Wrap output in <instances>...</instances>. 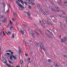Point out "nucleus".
Segmentation results:
<instances>
[{
  "label": "nucleus",
  "instance_id": "obj_1",
  "mask_svg": "<svg viewBox=\"0 0 67 67\" xmlns=\"http://www.w3.org/2000/svg\"><path fill=\"white\" fill-rule=\"evenodd\" d=\"M16 3L17 4V5H18V6H20V8H19V9L20 10H23V9H24V7L23 6H22L21 4L18 1H16Z\"/></svg>",
  "mask_w": 67,
  "mask_h": 67
},
{
  "label": "nucleus",
  "instance_id": "obj_2",
  "mask_svg": "<svg viewBox=\"0 0 67 67\" xmlns=\"http://www.w3.org/2000/svg\"><path fill=\"white\" fill-rule=\"evenodd\" d=\"M13 58H14V59L16 60V57L15 56L13 55H10V60H12V59H13Z\"/></svg>",
  "mask_w": 67,
  "mask_h": 67
},
{
  "label": "nucleus",
  "instance_id": "obj_3",
  "mask_svg": "<svg viewBox=\"0 0 67 67\" xmlns=\"http://www.w3.org/2000/svg\"><path fill=\"white\" fill-rule=\"evenodd\" d=\"M40 44L39 43H38V44L39 45H40V48H41V49H42L44 47V44L42 42H40Z\"/></svg>",
  "mask_w": 67,
  "mask_h": 67
},
{
  "label": "nucleus",
  "instance_id": "obj_4",
  "mask_svg": "<svg viewBox=\"0 0 67 67\" xmlns=\"http://www.w3.org/2000/svg\"><path fill=\"white\" fill-rule=\"evenodd\" d=\"M26 13H27V15L29 16V17L27 16L28 17L27 18L29 19H29H31V18L30 17V16H31V14H30V13L28 12H26Z\"/></svg>",
  "mask_w": 67,
  "mask_h": 67
},
{
  "label": "nucleus",
  "instance_id": "obj_5",
  "mask_svg": "<svg viewBox=\"0 0 67 67\" xmlns=\"http://www.w3.org/2000/svg\"><path fill=\"white\" fill-rule=\"evenodd\" d=\"M19 47V53H21V52H22V51L21 50V48H20V47L19 46L18 47Z\"/></svg>",
  "mask_w": 67,
  "mask_h": 67
},
{
  "label": "nucleus",
  "instance_id": "obj_6",
  "mask_svg": "<svg viewBox=\"0 0 67 67\" xmlns=\"http://www.w3.org/2000/svg\"><path fill=\"white\" fill-rule=\"evenodd\" d=\"M61 2H62V1H60L59 3L58 2H57V3L58 4H59L60 5H61V6H62V3H60Z\"/></svg>",
  "mask_w": 67,
  "mask_h": 67
},
{
  "label": "nucleus",
  "instance_id": "obj_7",
  "mask_svg": "<svg viewBox=\"0 0 67 67\" xmlns=\"http://www.w3.org/2000/svg\"><path fill=\"white\" fill-rule=\"evenodd\" d=\"M34 43L36 45V46H38L37 45H38V44L37 43V42H36L35 41H34Z\"/></svg>",
  "mask_w": 67,
  "mask_h": 67
},
{
  "label": "nucleus",
  "instance_id": "obj_8",
  "mask_svg": "<svg viewBox=\"0 0 67 67\" xmlns=\"http://www.w3.org/2000/svg\"><path fill=\"white\" fill-rule=\"evenodd\" d=\"M5 60V61L6 60V59H5V60H3V59H2V62H3V63H7V61H6L5 62H3V61H4V60Z\"/></svg>",
  "mask_w": 67,
  "mask_h": 67
},
{
  "label": "nucleus",
  "instance_id": "obj_9",
  "mask_svg": "<svg viewBox=\"0 0 67 67\" xmlns=\"http://www.w3.org/2000/svg\"><path fill=\"white\" fill-rule=\"evenodd\" d=\"M6 21L7 20H2V22L3 23H5V22H6Z\"/></svg>",
  "mask_w": 67,
  "mask_h": 67
},
{
  "label": "nucleus",
  "instance_id": "obj_10",
  "mask_svg": "<svg viewBox=\"0 0 67 67\" xmlns=\"http://www.w3.org/2000/svg\"><path fill=\"white\" fill-rule=\"evenodd\" d=\"M12 38H14V35H15V34L14 33H13L12 35Z\"/></svg>",
  "mask_w": 67,
  "mask_h": 67
},
{
  "label": "nucleus",
  "instance_id": "obj_11",
  "mask_svg": "<svg viewBox=\"0 0 67 67\" xmlns=\"http://www.w3.org/2000/svg\"><path fill=\"white\" fill-rule=\"evenodd\" d=\"M20 32L21 33V34L23 35L24 34V31H23L22 30Z\"/></svg>",
  "mask_w": 67,
  "mask_h": 67
},
{
  "label": "nucleus",
  "instance_id": "obj_12",
  "mask_svg": "<svg viewBox=\"0 0 67 67\" xmlns=\"http://www.w3.org/2000/svg\"><path fill=\"white\" fill-rule=\"evenodd\" d=\"M23 26H24L25 27H26V28L27 27V25H24L23 24Z\"/></svg>",
  "mask_w": 67,
  "mask_h": 67
},
{
  "label": "nucleus",
  "instance_id": "obj_13",
  "mask_svg": "<svg viewBox=\"0 0 67 67\" xmlns=\"http://www.w3.org/2000/svg\"><path fill=\"white\" fill-rule=\"evenodd\" d=\"M28 8L29 9H31V5H29L28 6Z\"/></svg>",
  "mask_w": 67,
  "mask_h": 67
},
{
  "label": "nucleus",
  "instance_id": "obj_14",
  "mask_svg": "<svg viewBox=\"0 0 67 67\" xmlns=\"http://www.w3.org/2000/svg\"><path fill=\"white\" fill-rule=\"evenodd\" d=\"M14 15L15 18H16L17 16H16V15L15 14V13H14Z\"/></svg>",
  "mask_w": 67,
  "mask_h": 67
},
{
  "label": "nucleus",
  "instance_id": "obj_15",
  "mask_svg": "<svg viewBox=\"0 0 67 67\" xmlns=\"http://www.w3.org/2000/svg\"><path fill=\"white\" fill-rule=\"evenodd\" d=\"M64 39H63V41L64 42H65V41H66V37H64Z\"/></svg>",
  "mask_w": 67,
  "mask_h": 67
},
{
  "label": "nucleus",
  "instance_id": "obj_16",
  "mask_svg": "<svg viewBox=\"0 0 67 67\" xmlns=\"http://www.w3.org/2000/svg\"><path fill=\"white\" fill-rule=\"evenodd\" d=\"M62 12L63 13V14H65V15H66V13H65V12H64L63 11H62Z\"/></svg>",
  "mask_w": 67,
  "mask_h": 67
},
{
  "label": "nucleus",
  "instance_id": "obj_17",
  "mask_svg": "<svg viewBox=\"0 0 67 67\" xmlns=\"http://www.w3.org/2000/svg\"><path fill=\"white\" fill-rule=\"evenodd\" d=\"M57 10V11L58 12H59V8L58 7L57 8H56Z\"/></svg>",
  "mask_w": 67,
  "mask_h": 67
},
{
  "label": "nucleus",
  "instance_id": "obj_18",
  "mask_svg": "<svg viewBox=\"0 0 67 67\" xmlns=\"http://www.w3.org/2000/svg\"><path fill=\"white\" fill-rule=\"evenodd\" d=\"M3 16H2V15H0V19H2V18H3Z\"/></svg>",
  "mask_w": 67,
  "mask_h": 67
},
{
  "label": "nucleus",
  "instance_id": "obj_19",
  "mask_svg": "<svg viewBox=\"0 0 67 67\" xmlns=\"http://www.w3.org/2000/svg\"><path fill=\"white\" fill-rule=\"evenodd\" d=\"M1 46H0V54H1Z\"/></svg>",
  "mask_w": 67,
  "mask_h": 67
},
{
  "label": "nucleus",
  "instance_id": "obj_20",
  "mask_svg": "<svg viewBox=\"0 0 67 67\" xmlns=\"http://www.w3.org/2000/svg\"><path fill=\"white\" fill-rule=\"evenodd\" d=\"M9 24L8 23V24H7V26H6V27H7V28H8V27H9Z\"/></svg>",
  "mask_w": 67,
  "mask_h": 67
},
{
  "label": "nucleus",
  "instance_id": "obj_21",
  "mask_svg": "<svg viewBox=\"0 0 67 67\" xmlns=\"http://www.w3.org/2000/svg\"><path fill=\"white\" fill-rule=\"evenodd\" d=\"M61 42H62V43H63V42H64V40H63V39L62 38L61 39Z\"/></svg>",
  "mask_w": 67,
  "mask_h": 67
},
{
  "label": "nucleus",
  "instance_id": "obj_22",
  "mask_svg": "<svg viewBox=\"0 0 67 67\" xmlns=\"http://www.w3.org/2000/svg\"><path fill=\"white\" fill-rule=\"evenodd\" d=\"M3 33V32L2 31L1 32V33L0 36H1L2 35V34Z\"/></svg>",
  "mask_w": 67,
  "mask_h": 67
},
{
  "label": "nucleus",
  "instance_id": "obj_23",
  "mask_svg": "<svg viewBox=\"0 0 67 67\" xmlns=\"http://www.w3.org/2000/svg\"><path fill=\"white\" fill-rule=\"evenodd\" d=\"M10 23L11 25H12V21H11L10 20Z\"/></svg>",
  "mask_w": 67,
  "mask_h": 67
},
{
  "label": "nucleus",
  "instance_id": "obj_24",
  "mask_svg": "<svg viewBox=\"0 0 67 67\" xmlns=\"http://www.w3.org/2000/svg\"><path fill=\"white\" fill-rule=\"evenodd\" d=\"M11 54V55H10V56H12V54H13V52H10Z\"/></svg>",
  "mask_w": 67,
  "mask_h": 67
},
{
  "label": "nucleus",
  "instance_id": "obj_25",
  "mask_svg": "<svg viewBox=\"0 0 67 67\" xmlns=\"http://www.w3.org/2000/svg\"><path fill=\"white\" fill-rule=\"evenodd\" d=\"M42 49H43L44 51H46V50H45V49L44 48V47H43V48Z\"/></svg>",
  "mask_w": 67,
  "mask_h": 67
},
{
  "label": "nucleus",
  "instance_id": "obj_26",
  "mask_svg": "<svg viewBox=\"0 0 67 67\" xmlns=\"http://www.w3.org/2000/svg\"><path fill=\"white\" fill-rule=\"evenodd\" d=\"M20 62L21 64H23V61L22 60H20Z\"/></svg>",
  "mask_w": 67,
  "mask_h": 67
},
{
  "label": "nucleus",
  "instance_id": "obj_27",
  "mask_svg": "<svg viewBox=\"0 0 67 67\" xmlns=\"http://www.w3.org/2000/svg\"><path fill=\"white\" fill-rule=\"evenodd\" d=\"M63 56L64 57H65L66 58H67V56H66L65 55H63Z\"/></svg>",
  "mask_w": 67,
  "mask_h": 67
},
{
  "label": "nucleus",
  "instance_id": "obj_28",
  "mask_svg": "<svg viewBox=\"0 0 67 67\" xmlns=\"http://www.w3.org/2000/svg\"><path fill=\"white\" fill-rule=\"evenodd\" d=\"M35 32L36 34H37V35H38V34H38V33L37 31H35Z\"/></svg>",
  "mask_w": 67,
  "mask_h": 67
},
{
  "label": "nucleus",
  "instance_id": "obj_29",
  "mask_svg": "<svg viewBox=\"0 0 67 67\" xmlns=\"http://www.w3.org/2000/svg\"><path fill=\"white\" fill-rule=\"evenodd\" d=\"M51 3L53 5H55V4H54V3H53V2H51Z\"/></svg>",
  "mask_w": 67,
  "mask_h": 67
},
{
  "label": "nucleus",
  "instance_id": "obj_30",
  "mask_svg": "<svg viewBox=\"0 0 67 67\" xmlns=\"http://www.w3.org/2000/svg\"><path fill=\"white\" fill-rule=\"evenodd\" d=\"M6 54H7L8 56H9L10 55V53H6Z\"/></svg>",
  "mask_w": 67,
  "mask_h": 67
},
{
  "label": "nucleus",
  "instance_id": "obj_31",
  "mask_svg": "<svg viewBox=\"0 0 67 67\" xmlns=\"http://www.w3.org/2000/svg\"><path fill=\"white\" fill-rule=\"evenodd\" d=\"M37 7H38L39 8H40V5L39 4H37Z\"/></svg>",
  "mask_w": 67,
  "mask_h": 67
},
{
  "label": "nucleus",
  "instance_id": "obj_32",
  "mask_svg": "<svg viewBox=\"0 0 67 67\" xmlns=\"http://www.w3.org/2000/svg\"><path fill=\"white\" fill-rule=\"evenodd\" d=\"M54 15H52L50 16V17L52 19V17H54Z\"/></svg>",
  "mask_w": 67,
  "mask_h": 67
},
{
  "label": "nucleus",
  "instance_id": "obj_33",
  "mask_svg": "<svg viewBox=\"0 0 67 67\" xmlns=\"http://www.w3.org/2000/svg\"><path fill=\"white\" fill-rule=\"evenodd\" d=\"M7 54H4V56L5 57H6V56H7Z\"/></svg>",
  "mask_w": 67,
  "mask_h": 67
},
{
  "label": "nucleus",
  "instance_id": "obj_34",
  "mask_svg": "<svg viewBox=\"0 0 67 67\" xmlns=\"http://www.w3.org/2000/svg\"><path fill=\"white\" fill-rule=\"evenodd\" d=\"M59 16H60L62 17L63 18V15H61L60 14H59Z\"/></svg>",
  "mask_w": 67,
  "mask_h": 67
},
{
  "label": "nucleus",
  "instance_id": "obj_35",
  "mask_svg": "<svg viewBox=\"0 0 67 67\" xmlns=\"http://www.w3.org/2000/svg\"><path fill=\"white\" fill-rule=\"evenodd\" d=\"M46 35H47V36L48 37H49V35H48V34H46Z\"/></svg>",
  "mask_w": 67,
  "mask_h": 67
},
{
  "label": "nucleus",
  "instance_id": "obj_36",
  "mask_svg": "<svg viewBox=\"0 0 67 67\" xmlns=\"http://www.w3.org/2000/svg\"><path fill=\"white\" fill-rule=\"evenodd\" d=\"M3 35H5V33H4V31H3Z\"/></svg>",
  "mask_w": 67,
  "mask_h": 67
},
{
  "label": "nucleus",
  "instance_id": "obj_37",
  "mask_svg": "<svg viewBox=\"0 0 67 67\" xmlns=\"http://www.w3.org/2000/svg\"><path fill=\"white\" fill-rule=\"evenodd\" d=\"M10 29L11 30H13V27H10Z\"/></svg>",
  "mask_w": 67,
  "mask_h": 67
},
{
  "label": "nucleus",
  "instance_id": "obj_38",
  "mask_svg": "<svg viewBox=\"0 0 67 67\" xmlns=\"http://www.w3.org/2000/svg\"><path fill=\"white\" fill-rule=\"evenodd\" d=\"M8 12H9V9H8V10L6 11V12L5 13H8Z\"/></svg>",
  "mask_w": 67,
  "mask_h": 67
},
{
  "label": "nucleus",
  "instance_id": "obj_39",
  "mask_svg": "<svg viewBox=\"0 0 67 67\" xmlns=\"http://www.w3.org/2000/svg\"><path fill=\"white\" fill-rule=\"evenodd\" d=\"M60 28H61V29H63V26L62 25H60Z\"/></svg>",
  "mask_w": 67,
  "mask_h": 67
},
{
  "label": "nucleus",
  "instance_id": "obj_40",
  "mask_svg": "<svg viewBox=\"0 0 67 67\" xmlns=\"http://www.w3.org/2000/svg\"><path fill=\"white\" fill-rule=\"evenodd\" d=\"M29 41L30 42V43H32V40H29Z\"/></svg>",
  "mask_w": 67,
  "mask_h": 67
},
{
  "label": "nucleus",
  "instance_id": "obj_41",
  "mask_svg": "<svg viewBox=\"0 0 67 67\" xmlns=\"http://www.w3.org/2000/svg\"><path fill=\"white\" fill-rule=\"evenodd\" d=\"M8 62H9V63H10V64H13V63L11 62H10V61H8Z\"/></svg>",
  "mask_w": 67,
  "mask_h": 67
},
{
  "label": "nucleus",
  "instance_id": "obj_42",
  "mask_svg": "<svg viewBox=\"0 0 67 67\" xmlns=\"http://www.w3.org/2000/svg\"><path fill=\"white\" fill-rule=\"evenodd\" d=\"M50 37V38H52V39H53V38H52V37H51L50 35L49 36V37Z\"/></svg>",
  "mask_w": 67,
  "mask_h": 67
},
{
  "label": "nucleus",
  "instance_id": "obj_43",
  "mask_svg": "<svg viewBox=\"0 0 67 67\" xmlns=\"http://www.w3.org/2000/svg\"><path fill=\"white\" fill-rule=\"evenodd\" d=\"M47 23L48 25H49V23L48 22V21L47 22Z\"/></svg>",
  "mask_w": 67,
  "mask_h": 67
},
{
  "label": "nucleus",
  "instance_id": "obj_44",
  "mask_svg": "<svg viewBox=\"0 0 67 67\" xmlns=\"http://www.w3.org/2000/svg\"><path fill=\"white\" fill-rule=\"evenodd\" d=\"M6 65H7V66H8V67H9L10 66V65H8L7 63H6Z\"/></svg>",
  "mask_w": 67,
  "mask_h": 67
},
{
  "label": "nucleus",
  "instance_id": "obj_45",
  "mask_svg": "<svg viewBox=\"0 0 67 67\" xmlns=\"http://www.w3.org/2000/svg\"><path fill=\"white\" fill-rule=\"evenodd\" d=\"M31 54H32V55H33V51H31Z\"/></svg>",
  "mask_w": 67,
  "mask_h": 67
},
{
  "label": "nucleus",
  "instance_id": "obj_46",
  "mask_svg": "<svg viewBox=\"0 0 67 67\" xmlns=\"http://www.w3.org/2000/svg\"><path fill=\"white\" fill-rule=\"evenodd\" d=\"M42 38L44 41H45V38H44V37H43Z\"/></svg>",
  "mask_w": 67,
  "mask_h": 67
},
{
  "label": "nucleus",
  "instance_id": "obj_47",
  "mask_svg": "<svg viewBox=\"0 0 67 67\" xmlns=\"http://www.w3.org/2000/svg\"><path fill=\"white\" fill-rule=\"evenodd\" d=\"M38 14H41V13H40V11L38 12Z\"/></svg>",
  "mask_w": 67,
  "mask_h": 67
},
{
  "label": "nucleus",
  "instance_id": "obj_48",
  "mask_svg": "<svg viewBox=\"0 0 67 67\" xmlns=\"http://www.w3.org/2000/svg\"><path fill=\"white\" fill-rule=\"evenodd\" d=\"M39 31L41 33V34H42V33L41 32H42V31L41 30H39Z\"/></svg>",
  "mask_w": 67,
  "mask_h": 67
},
{
  "label": "nucleus",
  "instance_id": "obj_49",
  "mask_svg": "<svg viewBox=\"0 0 67 67\" xmlns=\"http://www.w3.org/2000/svg\"><path fill=\"white\" fill-rule=\"evenodd\" d=\"M29 32H30V33H31L32 32V31L31 30H29Z\"/></svg>",
  "mask_w": 67,
  "mask_h": 67
},
{
  "label": "nucleus",
  "instance_id": "obj_50",
  "mask_svg": "<svg viewBox=\"0 0 67 67\" xmlns=\"http://www.w3.org/2000/svg\"><path fill=\"white\" fill-rule=\"evenodd\" d=\"M31 34L32 35V36L34 35V33H32Z\"/></svg>",
  "mask_w": 67,
  "mask_h": 67
},
{
  "label": "nucleus",
  "instance_id": "obj_51",
  "mask_svg": "<svg viewBox=\"0 0 67 67\" xmlns=\"http://www.w3.org/2000/svg\"><path fill=\"white\" fill-rule=\"evenodd\" d=\"M20 2L21 3H23V1H22V0H20Z\"/></svg>",
  "mask_w": 67,
  "mask_h": 67
},
{
  "label": "nucleus",
  "instance_id": "obj_52",
  "mask_svg": "<svg viewBox=\"0 0 67 67\" xmlns=\"http://www.w3.org/2000/svg\"><path fill=\"white\" fill-rule=\"evenodd\" d=\"M52 61L51 60L49 59L48 60V62H51Z\"/></svg>",
  "mask_w": 67,
  "mask_h": 67
},
{
  "label": "nucleus",
  "instance_id": "obj_53",
  "mask_svg": "<svg viewBox=\"0 0 67 67\" xmlns=\"http://www.w3.org/2000/svg\"><path fill=\"white\" fill-rule=\"evenodd\" d=\"M12 19L13 21H15V20L14 19V18H12Z\"/></svg>",
  "mask_w": 67,
  "mask_h": 67
},
{
  "label": "nucleus",
  "instance_id": "obj_54",
  "mask_svg": "<svg viewBox=\"0 0 67 67\" xmlns=\"http://www.w3.org/2000/svg\"><path fill=\"white\" fill-rule=\"evenodd\" d=\"M5 7V4H4L3 5V7Z\"/></svg>",
  "mask_w": 67,
  "mask_h": 67
},
{
  "label": "nucleus",
  "instance_id": "obj_55",
  "mask_svg": "<svg viewBox=\"0 0 67 67\" xmlns=\"http://www.w3.org/2000/svg\"><path fill=\"white\" fill-rule=\"evenodd\" d=\"M52 11H54V9H53V8L52 9Z\"/></svg>",
  "mask_w": 67,
  "mask_h": 67
},
{
  "label": "nucleus",
  "instance_id": "obj_56",
  "mask_svg": "<svg viewBox=\"0 0 67 67\" xmlns=\"http://www.w3.org/2000/svg\"><path fill=\"white\" fill-rule=\"evenodd\" d=\"M23 42H24V43H25V44H26V42L24 40H23Z\"/></svg>",
  "mask_w": 67,
  "mask_h": 67
},
{
  "label": "nucleus",
  "instance_id": "obj_57",
  "mask_svg": "<svg viewBox=\"0 0 67 67\" xmlns=\"http://www.w3.org/2000/svg\"><path fill=\"white\" fill-rule=\"evenodd\" d=\"M25 55L26 56H27L28 55H27V54H25Z\"/></svg>",
  "mask_w": 67,
  "mask_h": 67
},
{
  "label": "nucleus",
  "instance_id": "obj_58",
  "mask_svg": "<svg viewBox=\"0 0 67 67\" xmlns=\"http://www.w3.org/2000/svg\"><path fill=\"white\" fill-rule=\"evenodd\" d=\"M17 0V1H18V2H20V1H21V0Z\"/></svg>",
  "mask_w": 67,
  "mask_h": 67
},
{
  "label": "nucleus",
  "instance_id": "obj_59",
  "mask_svg": "<svg viewBox=\"0 0 67 67\" xmlns=\"http://www.w3.org/2000/svg\"><path fill=\"white\" fill-rule=\"evenodd\" d=\"M55 8H56L57 9V8H58V7L57 6H56V5H55Z\"/></svg>",
  "mask_w": 67,
  "mask_h": 67
},
{
  "label": "nucleus",
  "instance_id": "obj_60",
  "mask_svg": "<svg viewBox=\"0 0 67 67\" xmlns=\"http://www.w3.org/2000/svg\"><path fill=\"white\" fill-rule=\"evenodd\" d=\"M34 25H35V27H36V25L35 24Z\"/></svg>",
  "mask_w": 67,
  "mask_h": 67
},
{
  "label": "nucleus",
  "instance_id": "obj_61",
  "mask_svg": "<svg viewBox=\"0 0 67 67\" xmlns=\"http://www.w3.org/2000/svg\"><path fill=\"white\" fill-rule=\"evenodd\" d=\"M32 37H34H34H35V36H34V35H32Z\"/></svg>",
  "mask_w": 67,
  "mask_h": 67
},
{
  "label": "nucleus",
  "instance_id": "obj_62",
  "mask_svg": "<svg viewBox=\"0 0 67 67\" xmlns=\"http://www.w3.org/2000/svg\"><path fill=\"white\" fill-rule=\"evenodd\" d=\"M50 24L51 25H53V24H52V23H51V22H50Z\"/></svg>",
  "mask_w": 67,
  "mask_h": 67
},
{
  "label": "nucleus",
  "instance_id": "obj_63",
  "mask_svg": "<svg viewBox=\"0 0 67 67\" xmlns=\"http://www.w3.org/2000/svg\"><path fill=\"white\" fill-rule=\"evenodd\" d=\"M26 6L27 5V3H26V4H25Z\"/></svg>",
  "mask_w": 67,
  "mask_h": 67
},
{
  "label": "nucleus",
  "instance_id": "obj_64",
  "mask_svg": "<svg viewBox=\"0 0 67 67\" xmlns=\"http://www.w3.org/2000/svg\"><path fill=\"white\" fill-rule=\"evenodd\" d=\"M8 33L9 34H10V31H8Z\"/></svg>",
  "mask_w": 67,
  "mask_h": 67
}]
</instances>
